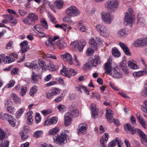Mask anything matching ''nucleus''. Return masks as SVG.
Returning <instances> with one entry per match:
<instances>
[{
    "label": "nucleus",
    "mask_w": 147,
    "mask_h": 147,
    "mask_svg": "<svg viewBox=\"0 0 147 147\" xmlns=\"http://www.w3.org/2000/svg\"><path fill=\"white\" fill-rule=\"evenodd\" d=\"M111 59H108L107 62L105 63L104 69L105 72L109 74L112 77L116 79H121L123 77L122 73L119 68L116 67L112 68Z\"/></svg>",
    "instance_id": "1"
},
{
    "label": "nucleus",
    "mask_w": 147,
    "mask_h": 147,
    "mask_svg": "<svg viewBox=\"0 0 147 147\" xmlns=\"http://www.w3.org/2000/svg\"><path fill=\"white\" fill-rule=\"evenodd\" d=\"M105 7L111 12H114L119 6V1L116 0H109L105 4Z\"/></svg>",
    "instance_id": "2"
},
{
    "label": "nucleus",
    "mask_w": 147,
    "mask_h": 147,
    "mask_svg": "<svg viewBox=\"0 0 147 147\" xmlns=\"http://www.w3.org/2000/svg\"><path fill=\"white\" fill-rule=\"evenodd\" d=\"M60 73L63 76L70 78L71 76L76 75L77 71L76 70L71 68H67L65 66H63V69L61 70Z\"/></svg>",
    "instance_id": "3"
},
{
    "label": "nucleus",
    "mask_w": 147,
    "mask_h": 147,
    "mask_svg": "<svg viewBox=\"0 0 147 147\" xmlns=\"http://www.w3.org/2000/svg\"><path fill=\"white\" fill-rule=\"evenodd\" d=\"M38 20V17L34 13H29L27 17L23 20V22L25 24L30 25L32 23H36Z\"/></svg>",
    "instance_id": "4"
},
{
    "label": "nucleus",
    "mask_w": 147,
    "mask_h": 147,
    "mask_svg": "<svg viewBox=\"0 0 147 147\" xmlns=\"http://www.w3.org/2000/svg\"><path fill=\"white\" fill-rule=\"evenodd\" d=\"M68 136L67 134L64 133H61L60 135H57L53 138L54 142L59 145H62L67 142Z\"/></svg>",
    "instance_id": "5"
},
{
    "label": "nucleus",
    "mask_w": 147,
    "mask_h": 147,
    "mask_svg": "<svg viewBox=\"0 0 147 147\" xmlns=\"http://www.w3.org/2000/svg\"><path fill=\"white\" fill-rule=\"evenodd\" d=\"M66 13L69 16L74 17L79 15L80 12L75 6L72 5L66 9Z\"/></svg>",
    "instance_id": "6"
},
{
    "label": "nucleus",
    "mask_w": 147,
    "mask_h": 147,
    "mask_svg": "<svg viewBox=\"0 0 147 147\" xmlns=\"http://www.w3.org/2000/svg\"><path fill=\"white\" fill-rule=\"evenodd\" d=\"M102 18L105 24H111L114 19L113 15L108 12H103L102 13Z\"/></svg>",
    "instance_id": "7"
},
{
    "label": "nucleus",
    "mask_w": 147,
    "mask_h": 147,
    "mask_svg": "<svg viewBox=\"0 0 147 147\" xmlns=\"http://www.w3.org/2000/svg\"><path fill=\"white\" fill-rule=\"evenodd\" d=\"M96 29L102 36H109V31L105 26L101 24H98L96 26Z\"/></svg>",
    "instance_id": "8"
},
{
    "label": "nucleus",
    "mask_w": 147,
    "mask_h": 147,
    "mask_svg": "<svg viewBox=\"0 0 147 147\" xmlns=\"http://www.w3.org/2000/svg\"><path fill=\"white\" fill-rule=\"evenodd\" d=\"M136 47H140L147 45V37H142L136 40L133 43Z\"/></svg>",
    "instance_id": "9"
},
{
    "label": "nucleus",
    "mask_w": 147,
    "mask_h": 147,
    "mask_svg": "<svg viewBox=\"0 0 147 147\" xmlns=\"http://www.w3.org/2000/svg\"><path fill=\"white\" fill-rule=\"evenodd\" d=\"M89 60L90 62L91 65L94 67L100 64L101 63L100 57L97 55L90 57L89 59Z\"/></svg>",
    "instance_id": "10"
},
{
    "label": "nucleus",
    "mask_w": 147,
    "mask_h": 147,
    "mask_svg": "<svg viewBox=\"0 0 147 147\" xmlns=\"http://www.w3.org/2000/svg\"><path fill=\"white\" fill-rule=\"evenodd\" d=\"M59 37H49L45 42V45L48 47H50V49L51 51H53L55 49L54 44L53 42L56 40L58 39Z\"/></svg>",
    "instance_id": "11"
},
{
    "label": "nucleus",
    "mask_w": 147,
    "mask_h": 147,
    "mask_svg": "<svg viewBox=\"0 0 147 147\" xmlns=\"http://www.w3.org/2000/svg\"><path fill=\"white\" fill-rule=\"evenodd\" d=\"M87 128L88 125L86 123L80 124L78 129V134H86Z\"/></svg>",
    "instance_id": "12"
},
{
    "label": "nucleus",
    "mask_w": 147,
    "mask_h": 147,
    "mask_svg": "<svg viewBox=\"0 0 147 147\" xmlns=\"http://www.w3.org/2000/svg\"><path fill=\"white\" fill-rule=\"evenodd\" d=\"M73 115L70 112H68L66 114L65 117V125L66 126H68L71 123V118Z\"/></svg>",
    "instance_id": "13"
},
{
    "label": "nucleus",
    "mask_w": 147,
    "mask_h": 147,
    "mask_svg": "<svg viewBox=\"0 0 147 147\" xmlns=\"http://www.w3.org/2000/svg\"><path fill=\"white\" fill-rule=\"evenodd\" d=\"M133 22V17L130 16L127 12L125 13V17L124 23L125 25H127L132 24Z\"/></svg>",
    "instance_id": "14"
},
{
    "label": "nucleus",
    "mask_w": 147,
    "mask_h": 147,
    "mask_svg": "<svg viewBox=\"0 0 147 147\" xmlns=\"http://www.w3.org/2000/svg\"><path fill=\"white\" fill-rule=\"evenodd\" d=\"M21 49L20 51L22 53H24L26 52L27 50L29 48V47L28 45V42L27 41H24L22 42L20 44Z\"/></svg>",
    "instance_id": "15"
},
{
    "label": "nucleus",
    "mask_w": 147,
    "mask_h": 147,
    "mask_svg": "<svg viewBox=\"0 0 147 147\" xmlns=\"http://www.w3.org/2000/svg\"><path fill=\"white\" fill-rule=\"evenodd\" d=\"M106 116L107 119L110 122H113V111L110 109H106Z\"/></svg>",
    "instance_id": "16"
},
{
    "label": "nucleus",
    "mask_w": 147,
    "mask_h": 147,
    "mask_svg": "<svg viewBox=\"0 0 147 147\" xmlns=\"http://www.w3.org/2000/svg\"><path fill=\"white\" fill-rule=\"evenodd\" d=\"M119 44L126 55H131V53L125 44L122 42H120Z\"/></svg>",
    "instance_id": "17"
},
{
    "label": "nucleus",
    "mask_w": 147,
    "mask_h": 147,
    "mask_svg": "<svg viewBox=\"0 0 147 147\" xmlns=\"http://www.w3.org/2000/svg\"><path fill=\"white\" fill-rule=\"evenodd\" d=\"M57 118L56 117H53L51 118H47L45 122V125L52 124H55L57 122Z\"/></svg>",
    "instance_id": "18"
},
{
    "label": "nucleus",
    "mask_w": 147,
    "mask_h": 147,
    "mask_svg": "<svg viewBox=\"0 0 147 147\" xmlns=\"http://www.w3.org/2000/svg\"><path fill=\"white\" fill-rule=\"evenodd\" d=\"M90 107L92 110L91 113L92 116L94 118L97 117L98 112L95 105L93 103H92L90 105Z\"/></svg>",
    "instance_id": "19"
},
{
    "label": "nucleus",
    "mask_w": 147,
    "mask_h": 147,
    "mask_svg": "<svg viewBox=\"0 0 147 147\" xmlns=\"http://www.w3.org/2000/svg\"><path fill=\"white\" fill-rule=\"evenodd\" d=\"M63 58L65 61H68L69 63L71 65L73 64L72 57L70 54L67 53H66L63 55Z\"/></svg>",
    "instance_id": "20"
},
{
    "label": "nucleus",
    "mask_w": 147,
    "mask_h": 147,
    "mask_svg": "<svg viewBox=\"0 0 147 147\" xmlns=\"http://www.w3.org/2000/svg\"><path fill=\"white\" fill-rule=\"evenodd\" d=\"M56 42L57 46L60 49L64 48L67 46L66 44L63 40H58Z\"/></svg>",
    "instance_id": "21"
},
{
    "label": "nucleus",
    "mask_w": 147,
    "mask_h": 147,
    "mask_svg": "<svg viewBox=\"0 0 147 147\" xmlns=\"http://www.w3.org/2000/svg\"><path fill=\"white\" fill-rule=\"evenodd\" d=\"M147 73V70L146 69H144L143 70L134 72L133 73V75L137 77H139L146 74Z\"/></svg>",
    "instance_id": "22"
},
{
    "label": "nucleus",
    "mask_w": 147,
    "mask_h": 147,
    "mask_svg": "<svg viewBox=\"0 0 147 147\" xmlns=\"http://www.w3.org/2000/svg\"><path fill=\"white\" fill-rule=\"evenodd\" d=\"M89 42L91 45V46L93 47L96 51L98 50V46L96 38L94 39V38H92L89 40Z\"/></svg>",
    "instance_id": "23"
},
{
    "label": "nucleus",
    "mask_w": 147,
    "mask_h": 147,
    "mask_svg": "<svg viewBox=\"0 0 147 147\" xmlns=\"http://www.w3.org/2000/svg\"><path fill=\"white\" fill-rule=\"evenodd\" d=\"M80 44L81 45V46L78 47V50L79 52H82L83 51V49L85 46L86 45V42L84 40H81L79 41Z\"/></svg>",
    "instance_id": "24"
},
{
    "label": "nucleus",
    "mask_w": 147,
    "mask_h": 147,
    "mask_svg": "<svg viewBox=\"0 0 147 147\" xmlns=\"http://www.w3.org/2000/svg\"><path fill=\"white\" fill-rule=\"evenodd\" d=\"M32 111H29L27 113V123L29 125H31L33 121Z\"/></svg>",
    "instance_id": "25"
},
{
    "label": "nucleus",
    "mask_w": 147,
    "mask_h": 147,
    "mask_svg": "<svg viewBox=\"0 0 147 147\" xmlns=\"http://www.w3.org/2000/svg\"><path fill=\"white\" fill-rule=\"evenodd\" d=\"M71 47L72 49L74 50H78V47L81 46V45L80 44L78 40H76L74 41L71 42Z\"/></svg>",
    "instance_id": "26"
},
{
    "label": "nucleus",
    "mask_w": 147,
    "mask_h": 147,
    "mask_svg": "<svg viewBox=\"0 0 147 147\" xmlns=\"http://www.w3.org/2000/svg\"><path fill=\"white\" fill-rule=\"evenodd\" d=\"M112 54L115 57H118L121 55V53L117 48L114 47L112 49Z\"/></svg>",
    "instance_id": "27"
},
{
    "label": "nucleus",
    "mask_w": 147,
    "mask_h": 147,
    "mask_svg": "<svg viewBox=\"0 0 147 147\" xmlns=\"http://www.w3.org/2000/svg\"><path fill=\"white\" fill-rule=\"evenodd\" d=\"M15 60V59L13 58L10 57H9L5 56L3 57V62L5 63H11Z\"/></svg>",
    "instance_id": "28"
},
{
    "label": "nucleus",
    "mask_w": 147,
    "mask_h": 147,
    "mask_svg": "<svg viewBox=\"0 0 147 147\" xmlns=\"http://www.w3.org/2000/svg\"><path fill=\"white\" fill-rule=\"evenodd\" d=\"M38 74H37L35 72H33L31 77V79L32 81L35 83L37 82L38 77Z\"/></svg>",
    "instance_id": "29"
},
{
    "label": "nucleus",
    "mask_w": 147,
    "mask_h": 147,
    "mask_svg": "<svg viewBox=\"0 0 147 147\" xmlns=\"http://www.w3.org/2000/svg\"><path fill=\"white\" fill-rule=\"evenodd\" d=\"M59 131V129L57 127H55L49 131L48 135H53L56 134Z\"/></svg>",
    "instance_id": "30"
},
{
    "label": "nucleus",
    "mask_w": 147,
    "mask_h": 147,
    "mask_svg": "<svg viewBox=\"0 0 147 147\" xmlns=\"http://www.w3.org/2000/svg\"><path fill=\"white\" fill-rule=\"evenodd\" d=\"M56 7L58 9H61L63 7V3L61 0H57L55 2Z\"/></svg>",
    "instance_id": "31"
},
{
    "label": "nucleus",
    "mask_w": 147,
    "mask_h": 147,
    "mask_svg": "<svg viewBox=\"0 0 147 147\" xmlns=\"http://www.w3.org/2000/svg\"><path fill=\"white\" fill-rule=\"evenodd\" d=\"M136 132L141 138V140L146 138V135L140 129H138Z\"/></svg>",
    "instance_id": "32"
},
{
    "label": "nucleus",
    "mask_w": 147,
    "mask_h": 147,
    "mask_svg": "<svg viewBox=\"0 0 147 147\" xmlns=\"http://www.w3.org/2000/svg\"><path fill=\"white\" fill-rule=\"evenodd\" d=\"M11 97L13 98V100H14L16 103L20 104L21 103L20 99L15 94H12L11 95Z\"/></svg>",
    "instance_id": "33"
},
{
    "label": "nucleus",
    "mask_w": 147,
    "mask_h": 147,
    "mask_svg": "<svg viewBox=\"0 0 147 147\" xmlns=\"http://www.w3.org/2000/svg\"><path fill=\"white\" fill-rule=\"evenodd\" d=\"M117 34L118 36L120 37L125 36L127 35V34L124 29H120L118 31Z\"/></svg>",
    "instance_id": "34"
},
{
    "label": "nucleus",
    "mask_w": 147,
    "mask_h": 147,
    "mask_svg": "<svg viewBox=\"0 0 147 147\" xmlns=\"http://www.w3.org/2000/svg\"><path fill=\"white\" fill-rule=\"evenodd\" d=\"M34 27L36 30L38 32H42L44 30V28L42 27V26H41L40 24H37L36 26H34Z\"/></svg>",
    "instance_id": "35"
},
{
    "label": "nucleus",
    "mask_w": 147,
    "mask_h": 147,
    "mask_svg": "<svg viewBox=\"0 0 147 147\" xmlns=\"http://www.w3.org/2000/svg\"><path fill=\"white\" fill-rule=\"evenodd\" d=\"M37 90L36 86L35 85L30 90V94L31 96H34V94L36 93Z\"/></svg>",
    "instance_id": "36"
},
{
    "label": "nucleus",
    "mask_w": 147,
    "mask_h": 147,
    "mask_svg": "<svg viewBox=\"0 0 147 147\" xmlns=\"http://www.w3.org/2000/svg\"><path fill=\"white\" fill-rule=\"evenodd\" d=\"M9 142L8 141H3V140H0V146L2 147H8Z\"/></svg>",
    "instance_id": "37"
},
{
    "label": "nucleus",
    "mask_w": 147,
    "mask_h": 147,
    "mask_svg": "<svg viewBox=\"0 0 147 147\" xmlns=\"http://www.w3.org/2000/svg\"><path fill=\"white\" fill-rule=\"evenodd\" d=\"M27 91V86L24 85L22 86L21 89L20 94L22 96H23L26 93Z\"/></svg>",
    "instance_id": "38"
},
{
    "label": "nucleus",
    "mask_w": 147,
    "mask_h": 147,
    "mask_svg": "<svg viewBox=\"0 0 147 147\" xmlns=\"http://www.w3.org/2000/svg\"><path fill=\"white\" fill-rule=\"evenodd\" d=\"M95 49L91 47H89L87 49L86 52V54L87 56H89L92 55L94 53Z\"/></svg>",
    "instance_id": "39"
},
{
    "label": "nucleus",
    "mask_w": 147,
    "mask_h": 147,
    "mask_svg": "<svg viewBox=\"0 0 147 147\" xmlns=\"http://www.w3.org/2000/svg\"><path fill=\"white\" fill-rule=\"evenodd\" d=\"M128 64L129 66L131 69H136L138 68V66L135 64L134 63L131 61H129L128 62Z\"/></svg>",
    "instance_id": "40"
},
{
    "label": "nucleus",
    "mask_w": 147,
    "mask_h": 147,
    "mask_svg": "<svg viewBox=\"0 0 147 147\" xmlns=\"http://www.w3.org/2000/svg\"><path fill=\"white\" fill-rule=\"evenodd\" d=\"M38 63L39 65V66L40 67V69L41 68L43 70H46V68L45 67V66H46V65L44 61L42 60L41 61H39Z\"/></svg>",
    "instance_id": "41"
},
{
    "label": "nucleus",
    "mask_w": 147,
    "mask_h": 147,
    "mask_svg": "<svg viewBox=\"0 0 147 147\" xmlns=\"http://www.w3.org/2000/svg\"><path fill=\"white\" fill-rule=\"evenodd\" d=\"M42 133L43 132L42 131H37L34 133V136L36 138H39L42 136Z\"/></svg>",
    "instance_id": "42"
},
{
    "label": "nucleus",
    "mask_w": 147,
    "mask_h": 147,
    "mask_svg": "<svg viewBox=\"0 0 147 147\" xmlns=\"http://www.w3.org/2000/svg\"><path fill=\"white\" fill-rule=\"evenodd\" d=\"M32 68L33 69H37L38 71L40 69V67L39 66L38 63L34 62H32Z\"/></svg>",
    "instance_id": "43"
},
{
    "label": "nucleus",
    "mask_w": 147,
    "mask_h": 147,
    "mask_svg": "<svg viewBox=\"0 0 147 147\" xmlns=\"http://www.w3.org/2000/svg\"><path fill=\"white\" fill-rule=\"evenodd\" d=\"M6 134L3 130L0 127V139L3 140L5 138Z\"/></svg>",
    "instance_id": "44"
},
{
    "label": "nucleus",
    "mask_w": 147,
    "mask_h": 147,
    "mask_svg": "<svg viewBox=\"0 0 147 147\" xmlns=\"http://www.w3.org/2000/svg\"><path fill=\"white\" fill-rule=\"evenodd\" d=\"M141 94L144 97L147 96V84L144 85V89L142 90Z\"/></svg>",
    "instance_id": "45"
},
{
    "label": "nucleus",
    "mask_w": 147,
    "mask_h": 147,
    "mask_svg": "<svg viewBox=\"0 0 147 147\" xmlns=\"http://www.w3.org/2000/svg\"><path fill=\"white\" fill-rule=\"evenodd\" d=\"M40 22L41 23V26L44 28L45 29H47V23L46 21L43 19H41L40 20Z\"/></svg>",
    "instance_id": "46"
},
{
    "label": "nucleus",
    "mask_w": 147,
    "mask_h": 147,
    "mask_svg": "<svg viewBox=\"0 0 147 147\" xmlns=\"http://www.w3.org/2000/svg\"><path fill=\"white\" fill-rule=\"evenodd\" d=\"M20 134L22 139L23 140H25L28 138V136L25 134L24 131H22Z\"/></svg>",
    "instance_id": "47"
},
{
    "label": "nucleus",
    "mask_w": 147,
    "mask_h": 147,
    "mask_svg": "<svg viewBox=\"0 0 147 147\" xmlns=\"http://www.w3.org/2000/svg\"><path fill=\"white\" fill-rule=\"evenodd\" d=\"M48 69L51 71H54L56 69V67L53 64H49L48 65Z\"/></svg>",
    "instance_id": "48"
},
{
    "label": "nucleus",
    "mask_w": 147,
    "mask_h": 147,
    "mask_svg": "<svg viewBox=\"0 0 147 147\" xmlns=\"http://www.w3.org/2000/svg\"><path fill=\"white\" fill-rule=\"evenodd\" d=\"M92 67L91 64L89 60L88 62L86 63L83 67V69L85 70H87L90 67Z\"/></svg>",
    "instance_id": "49"
},
{
    "label": "nucleus",
    "mask_w": 147,
    "mask_h": 147,
    "mask_svg": "<svg viewBox=\"0 0 147 147\" xmlns=\"http://www.w3.org/2000/svg\"><path fill=\"white\" fill-rule=\"evenodd\" d=\"M117 142L115 140H113L108 144V147H114L116 145Z\"/></svg>",
    "instance_id": "50"
},
{
    "label": "nucleus",
    "mask_w": 147,
    "mask_h": 147,
    "mask_svg": "<svg viewBox=\"0 0 147 147\" xmlns=\"http://www.w3.org/2000/svg\"><path fill=\"white\" fill-rule=\"evenodd\" d=\"M36 122L37 123H38L40 121L41 117L39 113H36L35 117Z\"/></svg>",
    "instance_id": "51"
},
{
    "label": "nucleus",
    "mask_w": 147,
    "mask_h": 147,
    "mask_svg": "<svg viewBox=\"0 0 147 147\" xmlns=\"http://www.w3.org/2000/svg\"><path fill=\"white\" fill-rule=\"evenodd\" d=\"M66 107L64 105H59L57 107V109L59 111L63 112L65 109Z\"/></svg>",
    "instance_id": "52"
},
{
    "label": "nucleus",
    "mask_w": 147,
    "mask_h": 147,
    "mask_svg": "<svg viewBox=\"0 0 147 147\" xmlns=\"http://www.w3.org/2000/svg\"><path fill=\"white\" fill-rule=\"evenodd\" d=\"M64 96L63 95H61L57 97L55 99V101L57 102H60L62 100Z\"/></svg>",
    "instance_id": "53"
},
{
    "label": "nucleus",
    "mask_w": 147,
    "mask_h": 147,
    "mask_svg": "<svg viewBox=\"0 0 147 147\" xmlns=\"http://www.w3.org/2000/svg\"><path fill=\"white\" fill-rule=\"evenodd\" d=\"M51 92L52 93V95L54 96L59 94L60 92V91L57 89H55L53 90Z\"/></svg>",
    "instance_id": "54"
},
{
    "label": "nucleus",
    "mask_w": 147,
    "mask_h": 147,
    "mask_svg": "<svg viewBox=\"0 0 147 147\" xmlns=\"http://www.w3.org/2000/svg\"><path fill=\"white\" fill-rule=\"evenodd\" d=\"M24 109L23 108L19 109L17 112V115L18 117L20 116L24 112Z\"/></svg>",
    "instance_id": "55"
},
{
    "label": "nucleus",
    "mask_w": 147,
    "mask_h": 147,
    "mask_svg": "<svg viewBox=\"0 0 147 147\" xmlns=\"http://www.w3.org/2000/svg\"><path fill=\"white\" fill-rule=\"evenodd\" d=\"M18 11L20 15L22 16H24L27 13V12L24 10L19 9Z\"/></svg>",
    "instance_id": "56"
},
{
    "label": "nucleus",
    "mask_w": 147,
    "mask_h": 147,
    "mask_svg": "<svg viewBox=\"0 0 147 147\" xmlns=\"http://www.w3.org/2000/svg\"><path fill=\"white\" fill-rule=\"evenodd\" d=\"M8 114L7 113L3 114L2 113H0V118L3 120L6 119L7 118Z\"/></svg>",
    "instance_id": "57"
},
{
    "label": "nucleus",
    "mask_w": 147,
    "mask_h": 147,
    "mask_svg": "<svg viewBox=\"0 0 147 147\" xmlns=\"http://www.w3.org/2000/svg\"><path fill=\"white\" fill-rule=\"evenodd\" d=\"M7 111H9L10 113H13L15 110V109L14 107L11 106H8L7 108Z\"/></svg>",
    "instance_id": "58"
},
{
    "label": "nucleus",
    "mask_w": 147,
    "mask_h": 147,
    "mask_svg": "<svg viewBox=\"0 0 147 147\" xmlns=\"http://www.w3.org/2000/svg\"><path fill=\"white\" fill-rule=\"evenodd\" d=\"M63 21L69 23L73 24V22L68 17H65L63 18Z\"/></svg>",
    "instance_id": "59"
},
{
    "label": "nucleus",
    "mask_w": 147,
    "mask_h": 147,
    "mask_svg": "<svg viewBox=\"0 0 147 147\" xmlns=\"http://www.w3.org/2000/svg\"><path fill=\"white\" fill-rule=\"evenodd\" d=\"M52 113L51 110L50 109H47V110H44L42 111V113L44 115H46L51 113Z\"/></svg>",
    "instance_id": "60"
},
{
    "label": "nucleus",
    "mask_w": 147,
    "mask_h": 147,
    "mask_svg": "<svg viewBox=\"0 0 147 147\" xmlns=\"http://www.w3.org/2000/svg\"><path fill=\"white\" fill-rule=\"evenodd\" d=\"M138 129L135 128L133 127L130 129H128V131H130L132 134H134L136 133Z\"/></svg>",
    "instance_id": "61"
},
{
    "label": "nucleus",
    "mask_w": 147,
    "mask_h": 147,
    "mask_svg": "<svg viewBox=\"0 0 147 147\" xmlns=\"http://www.w3.org/2000/svg\"><path fill=\"white\" fill-rule=\"evenodd\" d=\"M133 127H132L131 125L129 123L125 124L124 126L125 129H127V130H128V129H130Z\"/></svg>",
    "instance_id": "62"
},
{
    "label": "nucleus",
    "mask_w": 147,
    "mask_h": 147,
    "mask_svg": "<svg viewBox=\"0 0 147 147\" xmlns=\"http://www.w3.org/2000/svg\"><path fill=\"white\" fill-rule=\"evenodd\" d=\"M120 67L121 69L126 67V62L125 61H122L120 64Z\"/></svg>",
    "instance_id": "63"
},
{
    "label": "nucleus",
    "mask_w": 147,
    "mask_h": 147,
    "mask_svg": "<svg viewBox=\"0 0 147 147\" xmlns=\"http://www.w3.org/2000/svg\"><path fill=\"white\" fill-rule=\"evenodd\" d=\"M100 144L101 146V147H106V146L105 144V142L104 141V139L103 138H100Z\"/></svg>",
    "instance_id": "64"
}]
</instances>
